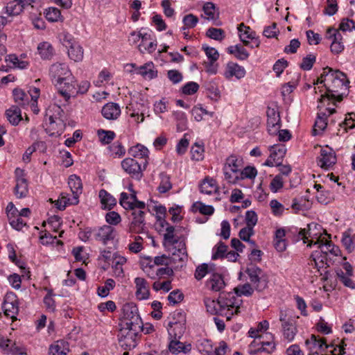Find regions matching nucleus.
Masks as SVG:
<instances>
[{
  "instance_id": "obj_1",
  "label": "nucleus",
  "mask_w": 355,
  "mask_h": 355,
  "mask_svg": "<svg viewBox=\"0 0 355 355\" xmlns=\"http://www.w3.org/2000/svg\"><path fill=\"white\" fill-rule=\"evenodd\" d=\"M323 76L326 83V92L320 96L319 102L322 103L324 100H334L337 102L343 101L347 95L349 81L346 75L339 70H333L327 67L323 69Z\"/></svg>"
},
{
  "instance_id": "obj_2",
  "label": "nucleus",
  "mask_w": 355,
  "mask_h": 355,
  "mask_svg": "<svg viewBox=\"0 0 355 355\" xmlns=\"http://www.w3.org/2000/svg\"><path fill=\"white\" fill-rule=\"evenodd\" d=\"M44 121L49 125L46 131L51 136H60L64 131L67 116L60 105L53 104L46 111Z\"/></svg>"
},
{
  "instance_id": "obj_3",
  "label": "nucleus",
  "mask_w": 355,
  "mask_h": 355,
  "mask_svg": "<svg viewBox=\"0 0 355 355\" xmlns=\"http://www.w3.org/2000/svg\"><path fill=\"white\" fill-rule=\"evenodd\" d=\"M245 272L257 291H262L267 288L268 277L260 268L251 265L247 268Z\"/></svg>"
},
{
  "instance_id": "obj_4",
  "label": "nucleus",
  "mask_w": 355,
  "mask_h": 355,
  "mask_svg": "<svg viewBox=\"0 0 355 355\" xmlns=\"http://www.w3.org/2000/svg\"><path fill=\"white\" fill-rule=\"evenodd\" d=\"M55 86L58 88V94L64 98L66 104L69 103L71 98L78 95L76 80L72 74L64 80L56 83Z\"/></svg>"
},
{
  "instance_id": "obj_5",
  "label": "nucleus",
  "mask_w": 355,
  "mask_h": 355,
  "mask_svg": "<svg viewBox=\"0 0 355 355\" xmlns=\"http://www.w3.org/2000/svg\"><path fill=\"white\" fill-rule=\"evenodd\" d=\"M322 227L320 225L311 223L307 225V229H300L299 235L302 236L304 243L309 242L307 246L311 247L312 245H319L321 243L320 237Z\"/></svg>"
},
{
  "instance_id": "obj_6",
  "label": "nucleus",
  "mask_w": 355,
  "mask_h": 355,
  "mask_svg": "<svg viewBox=\"0 0 355 355\" xmlns=\"http://www.w3.org/2000/svg\"><path fill=\"white\" fill-rule=\"evenodd\" d=\"M141 336V331H132L121 328L119 343L125 350L134 349Z\"/></svg>"
},
{
  "instance_id": "obj_7",
  "label": "nucleus",
  "mask_w": 355,
  "mask_h": 355,
  "mask_svg": "<svg viewBox=\"0 0 355 355\" xmlns=\"http://www.w3.org/2000/svg\"><path fill=\"white\" fill-rule=\"evenodd\" d=\"M61 40L63 45L68 49V55L69 58L74 62L81 61L83 58V49L73 40V37L67 33L63 35Z\"/></svg>"
},
{
  "instance_id": "obj_8",
  "label": "nucleus",
  "mask_w": 355,
  "mask_h": 355,
  "mask_svg": "<svg viewBox=\"0 0 355 355\" xmlns=\"http://www.w3.org/2000/svg\"><path fill=\"white\" fill-rule=\"evenodd\" d=\"M219 299L223 313H227L228 315L232 311L233 315L239 313L242 301L237 295L235 296L233 293H229L220 295Z\"/></svg>"
},
{
  "instance_id": "obj_9",
  "label": "nucleus",
  "mask_w": 355,
  "mask_h": 355,
  "mask_svg": "<svg viewBox=\"0 0 355 355\" xmlns=\"http://www.w3.org/2000/svg\"><path fill=\"white\" fill-rule=\"evenodd\" d=\"M141 40V44L138 46V49L141 53H145L148 52V53H153L157 48V44L156 41H152L149 42L148 44H146V41L151 40V35L148 33H136L135 32H132L130 33V37L129 38V41L132 43H137Z\"/></svg>"
},
{
  "instance_id": "obj_10",
  "label": "nucleus",
  "mask_w": 355,
  "mask_h": 355,
  "mask_svg": "<svg viewBox=\"0 0 355 355\" xmlns=\"http://www.w3.org/2000/svg\"><path fill=\"white\" fill-rule=\"evenodd\" d=\"M270 155L263 166L273 167L275 165H280L286 153V148L284 144H275L268 147Z\"/></svg>"
},
{
  "instance_id": "obj_11",
  "label": "nucleus",
  "mask_w": 355,
  "mask_h": 355,
  "mask_svg": "<svg viewBox=\"0 0 355 355\" xmlns=\"http://www.w3.org/2000/svg\"><path fill=\"white\" fill-rule=\"evenodd\" d=\"M164 224H166L167 227L166 228V233L164 234L163 245L166 250H170L173 245H175L178 242L184 240L185 237L183 236H178L176 235V233L181 230L182 227H178V228H175V227L169 225L166 220H164L161 223L162 227L164 226Z\"/></svg>"
},
{
  "instance_id": "obj_12",
  "label": "nucleus",
  "mask_w": 355,
  "mask_h": 355,
  "mask_svg": "<svg viewBox=\"0 0 355 355\" xmlns=\"http://www.w3.org/2000/svg\"><path fill=\"white\" fill-rule=\"evenodd\" d=\"M305 344L309 352L308 355H319L320 353L325 352L331 347L326 343L325 339L314 334H312L311 338L306 340Z\"/></svg>"
},
{
  "instance_id": "obj_13",
  "label": "nucleus",
  "mask_w": 355,
  "mask_h": 355,
  "mask_svg": "<svg viewBox=\"0 0 355 355\" xmlns=\"http://www.w3.org/2000/svg\"><path fill=\"white\" fill-rule=\"evenodd\" d=\"M121 167L131 177L139 180L142 177V171L146 169L144 168L143 163H139L132 158H125L121 162Z\"/></svg>"
},
{
  "instance_id": "obj_14",
  "label": "nucleus",
  "mask_w": 355,
  "mask_h": 355,
  "mask_svg": "<svg viewBox=\"0 0 355 355\" xmlns=\"http://www.w3.org/2000/svg\"><path fill=\"white\" fill-rule=\"evenodd\" d=\"M2 309L6 316L16 320L19 312L18 300L17 296L12 293H7L2 304Z\"/></svg>"
},
{
  "instance_id": "obj_15",
  "label": "nucleus",
  "mask_w": 355,
  "mask_h": 355,
  "mask_svg": "<svg viewBox=\"0 0 355 355\" xmlns=\"http://www.w3.org/2000/svg\"><path fill=\"white\" fill-rule=\"evenodd\" d=\"M68 66L64 63H55L49 69V76L56 85L71 75Z\"/></svg>"
},
{
  "instance_id": "obj_16",
  "label": "nucleus",
  "mask_w": 355,
  "mask_h": 355,
  "mask_svg": "<svg viewBox=\"0 0 355 355\" xmlns=\"http://www.w3.org/2000/svg\"><path fill=\"white\" fill-rule=\"evenodd\" d=\"M117 235L116 231L111 225H103L94 228V239L107 245L109 242L113 241Z\"/></svg>"
},
{
  "instance_id": "obj_17",
  "label": "nucleus",
  "mask_w": 355,
  "mask_h": 355,
  "mask_svg": "<svg viewBox=\"0 0 355 355\" xmlns=\"http://www.w3.org/2000/svg\"><path fill=\"white\" fill-rule=\"evenodd\" d=\"M336 162L335 152L330 148H322L318 158V165L323 168L328 169Z\"/></svg>"
},
{
  "instance_id": "obj_18",
  "label": "nucleus",
  "mask_w": 355,
  "mask_h": 355,
  "mask_svg": "<svg viewBox=\"0 0 355 355\" xmlns=\"http://www.w3.org/2000/svg\"><path fill=\"white\" fill-rule=\"evenodd\" d=\"M169 252L175 261L185 262L187 260L188 254L185 239L175 243L171 247Z\"/></svg>"
},
{
  "instance_id": "obj_19",
  "label": "nucleus",
  "mask_w": 355,
  "mask_h": 355,
  "mask_svg": "<svg viewBox=\"0 0 355 355\" xmlns=\"http://www.w3.org/2000/svg\"><path fill=\"white\" fill-rule=\"evenodd\" d=\"M68 184L72 193V203H78L79 196L83 192V184L80 178L76 175H71L69 178Z\"/></svg>"
},
{
  "instance_id": "obj_20",
  "label": "nucleus",
  "mask_w": 355,
  "mask_h": 355,
  "mask_svg": "<svg viewBox=\"0 0 355 355\" xmlns=\"http://www.w3.org/2000/svg\"><path fill=\"white\" fill-rule=\"evenodd\" d=\"M205 304L207 308V311L211 314L225 316L227 320H230L232 316L233 315L232 311L230 313L229 315H227V313L222 312L221 304L220 303L219 298L218 300L207 298L205 300Z\"/></svg>"
},
{
  "instance_id": "obj_21",
  "label": "nucleus",
  "mask_w": 355,
  "mask_h": 355,
  "mask_svg": "<svg viewBox=\"0 0 355 355\" xmlns=\"http://www.w3.org/2000/svg\"><path fill=\"white\" fill-rule=\"evenodd\" d=\"M286 315L282 313L280 315V320L282 322L283 334L286 339L292 341L297 332V329L293 322V320L288 319L286 320Z\"/></svg>"
},
{
  "instance_id": "obj_22",
  "label": "nucleus",
  "mask_w": 355,
  "mask_h": 355,
  "mask_svg": "<svg viewBox=\"0 0 355 355\" xmlns=\"http://www.w3.org/2000/svg\"><path fill=\"white\" fill-rule=\"evenodd\" d=\"M274 338L271 334H266L263 335V338L261 339L257 343V345H261L257 349L253 352H266L268 354L272 353L275 349V343L273 341Z\"/></svg>"
},
{
  "instance_id": "obj_23",
  "label": "nucleus",
  "mask_w": 355,
  "mask_h": 355,
  "mask_svg": "<svg viewBox=\"0 0 355 355\" xmlns=\"http://www.w3.org/2000/svg\"><path fill=\"white\" fill-rule=\"evenodd\" d=\"M224 75L225 78L228 79L234 76L237 79H241L245 76V70L242 66H240L236 63L230 62L226 66Z\"/></svg>"
},
{
  "instance_id": "obj_24",
  "label": "nucleus",
  "mask_w": 355,
  "mask_h": 355,
  "mask_svg": "<svg viewBox=\"0 0 355 355\" xmlns=\"http://www.w3.org/2000/svg\"><path fill=\"white\" fill-rule=\"evenodd\" d=\"M170 339H180L185 331V324L170 320L167 327Z\"/></svg>"
},
{
  "instance_id": "obj_25",
  "label": "nucleus",
  "mask_w": 355,
  "mask_h": 355,
  "mask_svg": "<svg viewBox=\"0 0 355 355\" xmlns=\"http://www.w3.org/2000/svg\"><path fill=\"white\" fill-rule=\"evenodd\" d=\"M102 115L107 120H115L121 114L119 105L115 103L105 104L101 110Z\"/></svg>"
},
{
  "instance_id": "obj_26",
  "label": "nucleus",
  "mask_w": 355,
  "mask_h": 355,
  "mask_svg": "<svg viewBox=\"0 0 355 355\" xmlns=\"http://www.w3.org/2000/svg\"><path fill=\"white\" fill-rule=\"evenodd\" d=\"M128 153L130 155L135 157V158H139L143 159L142 161L144 168H146L148 164L147 158L148 157V153L149 151L146 147L141 144H137L134 146H132L128 150Z\"/></svg>"
},
{
  "instance_id": "obj_27",
  "label": "nucleus",
  "mask_w": 355,
  "mask_h": 355,
  "mask_svg": "<svg viewBox=\"0 0 355 355\" xmlns=\"http://www.w3.org/2000/svg\"><path fill=\"white\" fill-rule=\"evenodd\" d=\"M135 69V73L142 76L146 79H153L157 76V71H155L153 62H148L141 67H137L135 64H131Z\"/></svg>"
},
{
  "instance_id": "obj_28",
  "label": "nucleus",
  "mask_w": 355,
  "mask_h": 355,
  "mask_svg": "<svg viewBox=\"0 0 355 355\" xmlns=\"http://www.w3.org/2000/svg\"><path fill=\"white\" fill-rule=\"evenodd\" d=\"M242 166V157L232 155L226 159L223 168H227V170L230 171L232 173L239 174Z\"/></svg>"
},
{
  "instance_id": "obj_29",
  "label": "nucleus",
  "mask_w": 355,
  "mask_h": 355,
  "mask_svg": "<svg viewBox=\"0 0 355 355\" xmlns=\"http://www.w3.org/2000/svg\"><path fill=\"white\" fill-rule=\"evenodd\" d=\"M136 285V296L139 300L148 299L150 295L149 286L146 280L142 277H136L135 279Z\"/></svg>"
},
{
  "instance_id": "obj_30",
  "label": "nucleus",
  "mask_w": 355,
  "mask_h": 355,
  "mask_svg": "<svg viewBox=\"0 0 355 355\" xmlns=\"http://www.w3.org/2000/svg\"><path fill=\"white\" fill-rule=\"evenodd\" d=\"M132 211L133 219L131 223L130 229L136 232H139L144 226L145 213L142 210L134 209Z\"/></svg>"
},
{
  "instance_id": "obj_31",
  "label": "nucleus",
  "mask_w": 355,
  "mask_h": 355,
  "mask_svg": "<svg viewBox=\"0 0 355 355\" xmlns=\"http://www.w3.org/2000/svg\"><path fill=\"white\" fill-rule=\"evenodd\" d=\"M168 349L173 354H178L181 352L187 354L191 351V346L190 344L185 345L180 341V339H171L168 344Z\"/></svg>"
},
{
  "instance_id": "obj_32",
  "label": "nucleus",
  "mask_w": 355,
  "mask_h": 355,
  "mask_svg": "<svg viewBox=\"0 0 355 355\" xmlns=\"http://www.w3.org/2000/svg\"><path fill=\"white\" fill-rule=\"evenodd\" d=\"M238 31L239 32V37L241 42L246 46L250 44L248 40H253L256 39V33L252 31L249 26H245L243 23L239 24Z\"/></svg>"
},
{
  "instance_id": "obj_33",
  "label": "nucleus",
  "mask_w": 355,
  "mask_h": 355,
  "mask_svg": "<svg viewBox=\"0 0 355 355\" xmlns=\"http://www.w3.org/2000/svg\"><path fill=\"white\" fill-rule=\"evenodd\" d=\"M121 328L132 330V331H143L144 330L143 322L140 315L133 317V318L130 319V320H127L125 322H120Z\"/></svg>"
},
{
  "instance_id": "obj_34",
  "label": "nucleus",
  "mask_w": 355,
  "mask_h": 355,
  "mask_svg": "<svg viewBox=\"0 0 355 355\" xmlns=\"http://www.w3.org/2000/svg\"><path fill=\"white\" fill-rule=\"evenodd\" d=\"M200 191L202 193L211 195L213 193L218 192V187L215 180L209 177H207L200 184Z\"/></svg>"
},
{
  "instance_id": "obj_35",
  "label": "nucleus",
  "mask_w": 355,
  "mask_h": 355,
  "mask_svg": "<svg viewBox=\"0 0 355 355\" xmlns=\"http://www.w3.org/2000/svg\"><path fill=\"white\" fill-rule=\"evenodd\" d=\"M5 114L8 121L13 125H18L19 121L22 120L21 110L16 105H12L6 110Z\"/></svg>"
},
{
  "instance_id": "obj_36",
  "label": "nucleus",
  "mask_w": 355,
  "mask_h": 355,
  "mask_svg": "<svg viewBox=\"0 0 355 355\" xmlns=\"http://www.w3.org/2000/svg\"><path fill=\"white\" fill-rule=\"evenodd\" d=\"M99 198L102 207L105 209H111L116 204V200L110 193L105 189H101L99 191Z\"/></svg>"
},
{
  "instance_id": "obj_37",
  "label": "nucleus",
  "mask_w": 355,
  "mask_h": 355,
  "mask_svg": "<svg viewBox=\"0 0 355 355\" xmlns=\"http://www.w3.org/2000/svg\"><path fill=\"white\" fill-rule=\"evenodd\" d=\"M207 285L212 291H220L225 286V282L221 275L213 273L207 282Z\"/></svg>"
},
{
  "instance_id": "obj_38",
  "label": "nucleus",
  "mask_w": 355,
  "mask_h": 355,
  "mask_svg": "<svg viewBox=\"0 0 355 355\" xmlns=\"http://www.w3.org/2000/svg\"><path fill=\"white\" fill-rule=\"evenodd\" d=\"M24 7L23 0H13L7 3L6 12L9 16H15L20 14Z\"/></svg>"
},
{
  "instance_id": "obj_39",
  "label": "nucleus",
  "mask_w": 355,
  "mask_h": 355,
  "mask_svg": "<svg viewBox=\"0 0 355 355\" xmlns=\"http://www.w3.org/2000/svg\"><path fill=\"white\" fill-rule=\"evenodd\" d=\"M139 310L136 305L132 303L125 304L123 306V316L121 322H125L133 318V317L139 316Z\"/></svg>"
},
{
  "instance_id": "obj_40",
  "label": "nucleus",
  "mask_w": 355,
  "mask_h": 355,
  "mask_svg": "<svg viewBox=\"0 0 355 355\" xmlns=\"http://www.w3.org/2000/svg\"><path fill=\"white\" fill-rule=\"evenodd\" d=\"M126 258L117 254L113 255L112 269L116 277L123 276V266L126 263Z\"/></svg>"
},
{
  "instance_id": "obj_41",
  "label": "nucleus",
  "mask_w": 355,
  "mask_h": 355,
  "mask_svg": "<svg viewBox=\"0 0 355 355\" xmlns=\"http://www.w3.org/2000/svg\"><path fill=\"white\" fill-rule=\"evenodd\" d=\"M37 51L43 60H50L54 54V49L52 45L47 42L39 44Z\"/></svg>"
},
{
  "instance_id": "obj_42",
  "label": "nucleus",
  "mask_w": 355,
  "mask_h": 355,
  "mask_svg": "<svg viewBox=\"0 0 355 355\" xmlns=\"http://www.w3.org/2000/svg\"><path fill=\"white\" fill-rule=\"evenodd\" d=\"M227 52L234 55L237 59L244 60L248 58L250 54L241 44L230 46L227 48Z\"/></svg>"
},
{
  "instance_id": "obj_43",
  "label": "nucleus",
  "mask_w": 355,
  "mask_h": 355,
  "mask_svg": "<svg viewBox=\"0 0 355 355\" xmlns=\"http://www.w3.org/2000/svg\"><path fill=\"white\" fill-rule=\"evenodd\" d=\"M327 114L324 112L318 113L315 120L313 132L314 135L321 133L327 127Z\"/></svg>"
},
{
  "instance_id": "obj_44",
  "label": "nucleus",
  "mask_w": 355,
  "mask_h": 355,
  "mask_svg": "<svg viewBox=\"0 0 355 355\" xmlns=\"http://www.w3.org/2000/svg\"><path fill=\"white\" fill-rule=\"evenodd\" d=\"M12 95L15 102L17 104V106L24 107L28 104V96L22 89L19 88L14 89Z\"/></svg>"
},
{
  "instance_id": "obj_45",
  "label": "nucleus",
  "mask_w": 355,
  "mask_h": 355,
  "mask_svg": "<svg viewBox=\"0 0 355 355\" xmlns=\"http://www.w3.org/2000/svg\"><path fill=\"white\" fill-rule=\"evenodd\" d=\"M28 182L27 180H19L16 182L15 187V194L17 198H22L28 194Z\"/></svg>"
},
{
  "instance_id": "obj_46",
  "label": "nucleus",
  "mask_w": 355,
  "mask_h": 355,
  "mask_svg": "<svg viewBox=\"0 0 355 355\" xmlns=\"http://www.w3.org/2000/svg\"><path fill=\"white\" fill-rule=\"evenodd\" d=\"M45 17L51 22L62 21L64 19L60 10L55 7H51L46 10Z\"/></svg>"
},
{
  "instance_id": "obj_47",
  "label": "nucleus",
  "mask_w": 355,
  "mask_h": 355,
  "mask_svg": "<svg viewBox=\"0 0 355 355\" xmlns=\"http://www.w3.org/2000/svg\"><path fill=\"white\" fill-rule=\"evenodd\" d=\"M342 243L348 252L355 249V234L351 236L347 232L343 234Z\"/></svg>"
},
{
  "instance_id": "obj_48",
  "label": "nucleus",
  "mask_w": 355,
  "mask_h": 355,
  "mask_svg": "<svg viewBox=\"0 0 355 355\" xmlns=\"http://www.w3.org/2000/svg\"><path fill=\"white\" fill-rule=\"evenodd\" d=\"M78 203H72V197L69 193H62L60 197L55 201V206L59 210H64L67 206L77 205Z\"/></svg>"
},
{
  "instance_id": "obj_49",
  "label": "nucleus",
  "mask_w": 355,
  "mask_h": 355,
  "mask_svg": "<svg viewBox=\"0 0 355 355\" xmlns=\"http://www.w3.org/2000/svg\"><path fill=\"white\" fill-rule=\"evenodd\" d=\"M159 177L161 181L158 187V191L162 193H164L172 188V184L169 175L166 173H161Z\"/></svg>"
},
{
  "instance_id": "obj_50",
  "label": "nucleus",
  "mask_w": 355,
  "mask_h": 355,
  "mask_svg": "<svg viewBox=\"0 0 355 355\" xmlns=\"http://www.w3.org/2000/svg\"><path fill=\"white\" fill-rule=\"evenodd\" d=\"M268 132L270 135H275L281 128V118L273 117L267 119Z\"/></svg>"
},
{
  "instance_id": "obj_51",
  "label": "nucleus",
  "mask_w": 355,
  "mask_h": 355,
  "mask_svg": "<svg viewBox=\"0 0 355 355\" xmlns=\"http://www.w3.org/2000/svg\"><path fill=\"white\" fill-rule=\"evenodd\" d=\"M64 341H57L49 347V355H67Z\"/></svg>"
},
{
  "instance_id": "obj_52",
  "label": "nucleus",
  "mask_w": 355,
  "mask_h": 355,
  "mask_svg": "<svg viewBox=\"0 0 355 355\" xmlns=\"http://www.w3.org/2000/svg\"><path fill=\"white\" fill-rule=\"evenodd\" d=\"M234 290L235 294L237 295L238 297L242 295L248 297L251 296L254 292L253 288L248 283L242 285H239L236 287H235Z\"/></svg>"
},
{
  "instance_id": "obj_53",
  "label": "nucleus",
  "mask_w": 355,
  "mask_h": 355,
  "mask_svg": "<svg viewBox=\"0 0 355 355\" xmlns=\"http://www.w3.org/2000/svg\"><path fill=\"white\" fill-rule=\"evenodd\" d=\"M115 286V282L112 279H107L104 286L98 288V295L102 297H107L109 295L110 291L112 290Z\"/></svg>"
},
{
  "instance_id": "obj_54",
  "label": "nucleus",
  "mask_w": 355,
  "mask_h": 355,
  "mask_svg": "<svg viewBox=\"0 0 355 355\" xmlns=\"http://www.w3.org/2000/svg\"><path fill=\"white\" fill-rule=\"evenodd\" d=\"M100 141L103 144H108L112 141L116 135L113 131L100 129L97 132Z\"/></svg>"
},
{
  "instance_id": "obj_55",
  "label": "nucleus",
  "mask_w": 355,
  "mask_h": 355,
  "mask_svg": "<svg viewBox=\"0 0 355 355\" xmlns=\"http://www.w3.org/2000/svg\"><path fill=\"white\" fill-rule=\"evenodd\" d=\"M182 22L184 26L182 31H186L194 28L198 22V18L193 14H188L183 17Z\"/></svg>"
},
{
  "instance_id": "obj_56",
  "label": "nucleus",
  "mask_w": 355,
  "mask_h": 355,
  "mask_svg": "<svg viewBox=\"0 0 355 355\" xmlns=\"http://www.w3.org/2000/svg\"><path fill=\"white\" fill-rule=\"evenodd\" d=\"M257 175V170L254 166H246L243 170H241L239 175L240 180L245 178L254 179Z\"/></svg>"
},
{
  "instance_id": "obj_57",
  "label": "nucleus",
  "mask_w": 355,
  "mask_h": 355,
  "mask_svg": "<svg viewBox=\"0 0 355 355\" xmlns=\"http://www.w3.org/2000/svg\"><path fill=\"white\" fill-rule=\"evenodd\" d=\"M8 220L11 227L17 231L21 230L23 227L26 225V223L18 214L11 216Z\"/></svg>"
},
{
  "instance_id": "obj_58",
  "label": "nucleus",
  "mask_w": 355,
  "mask_h": 355,
  "mask_svg": "<svg viewBox=\"0 0 355 355\" xmlns=\"http://www.w3.org/2000/svg\"><path fill=\"white\" fill-rule=\"evenodd\" d=\"M227 246L222 242L218 243V245L213 249V254L211 259L216 260L219 258H223L225 257Z\"/></svg>"
},
{
  "instance_id": "obj_59",
  "label": "nucleus",
  "mask_w": 355,
  "mask_h": 355,
  "mask_svg": "<svg viewBox=\"0 0 355 355\" xmlns=\"http://www.w3.org/2000/svg\"><path fill=\"white\" fill-rule=\"evenodd\" d=\"M206 35L213 40L221 41L225 37V32L221 28H209L207 31Z\"/></svg>"
},
{
  "instance_id": "obj_60",
  "label": "nucleus",
  "mask_w": 355,
  "mask_h": 355,
  "mask_svg": "<svg viewBox=\"0 0 355 355\" xmlns=\"http://www.w3.org/2000/svg\"><path fill=\"white\" fill-rule=\"evenodd\" d=\"M318 248L321 249V251L324 253L330 252L331 254L338 256L340 252L339 248L334 245L331 241H327L325 243L322 242L318 245Z\"/></svg>"
},
{
  "instance_id": "obj_61",
  "label": "nucleus",
  "mask_w": 355,
  "mask_h": 355,
  "mask_svg": "<svg viewBox=\"0 0 355 355\" xmlns=\"http://www.w3.org/2000/svg\"><path fill=\"white\" fill-rule=\"evenodd\" d=\"M54 293H53V291L51 289L47 290V294L44 297V303L45 304V306L46 309L50 312H53L55 309V300L53 298V296H54Z\"/></svg>"
},
{
  "instance_id": "obj_62",
  "label": "nucleus",
  "mask_w": 355,
  "mask_h": 355,
  "mask_svg": "<svg viewBox=\"0 0 355 355\" xmlns=\"http://www.w3.org/2000/svg\"><path fill=\"white\" fill-rule=\"evenodd\" d=\"M199 88L200 86L197 83L191 81L186 83L181 88V91L185 95H193L198 91Z\"/></svg>"
},
{
  "instance_id": "obj_63",
  "label": "nucleus",
  "mask_w": 355,
  "mask_h": 355,
  "mask_svg": "<svg viewBox=\"0 0 355 355\" xmlns=\"http://www.w3.org/2000/svg\"><path fill=\"white\" fill-rule=\"evenodd\" d=\"M316 58L314 55L309 54L302 59V62L300 67L302 70L309 71L313 67L315 63Z\"/></svg>"
},
{
  "instance_id": "obj_64",
  "label": "nucleus",
  "mask_w": 355,
  "mask_h": 355,
  "mask_svg": "<svg viewBox=\"0 0 355 355\" xmlns=\"http://www.w3.org/2000/svg\"><path fill=\"white\" fill-rule=\"evenodd\" d=\"M337 275L339 280L347 287L350 288H355V283L350 278L351 276H349L344 273V272L341 270L337 272Z\"/></svg>"
}]
</instances>
